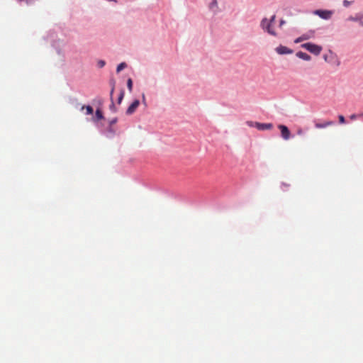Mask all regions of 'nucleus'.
<instances>
[{
  "instance_id": "f8f14e48",
  "label": "nucleus",
  "mask_w": 363,
  "mask_h": 363,
  "mask_svg": "<svg viewBox=\"0 0 363 363\" xmlns=\"http://www.w3.org/2000/svg\"><path fill=\"white\" fill-rule=\"evenodd\" d=\"M85 109L86 110V115H91L94 112V109L91 106H82V110H84Z\"/></svg>"
},
{
  "instance_id": "cd10ccee",
  "label": "nucleus",
  "mask_w": 363,
  "mask_h": 363,
  "mask_svg": "<svg viewBox=\"0 0 363 363\" xmlns=\"http://www.w3.org/2000/svg\"><path fill=\"white\" fill-rule=\"evenodd\" d=\"M113 91H114V87H113L112 89L111 90V99H112V95H113Z\"/></svg>"
},
{
  "instance_id": "c756f323",
  "label": "nucleus",
  "mask_w": 363,
  "mask_h": 363,
  "mask_svg": "<svg viewBox=\"0 0 363 363\" xmlns=\"http://www.w3.org/2000/svg\"><path fill=\"white\" fill-rule=\"evenodd\" d=\"M315 14L318 15V10L314 11L313 12Z\"/></svg>"
},
{
  "instance_id": "423d86ee",
  "label": "nucleus",
  "mask_w": 363,
  "mask_h": 363,
  "mask_svg": "<svg viewBox=\"0 0 363 363\" xmlns=\"http://www.w3.org/2000/svg\"><path fill=\"white\" fill-rule=\"evenodd\" d=\"M275 50L279 55H286L293 53L292 50L284 45L278 46L277 48H276Z\"/></svg>"
},
{
  "instance_id": "2eb2a0df",
  "label": "nucleus",
  "mask_w": 363,
  "mask_h": 363,
  "mask_svg": "<svg viewBox=\"0 0 363 363\" xmlns=\"http://www.w3.org/2000/svg\"><path fill=\"white\" fill-rule=\"evenodd\" d=\"M211 2L209 4V9H213L215 8H217L218 6V2H217V0H211Z\"/></svg>"
},
{
  "instance_id": "9d476101",
  "label": "nucleus",
  "mask_w": 363,
  "mask_h": 363,
  "mask_svg": "<svg viewBox=\"0 0 363 363\" xmlns=\"http://www.w3.org/2000/svg\"><path fill=\"white\" fill-rule=\"evenodd\" d=\"M279 128L281 130L282 136H289L290 132L286 125H279Z\"/></svg>"
},
{
  "instance_id": "b1692460",
  "label": "nucleus",
  "mask_w": 363,
  "mask_h": 363,
  "mask_svg": "<svg viewBox=\"0 0 363 363\" xmlns=\"http://www.w3.org/2000/svg\"><path fill=\"white\" fill-rule=\"evenodd\" d=\"M116 121H117V119H116V118H114V119L111 120V121H110V125H111V126L112 125L115 124V123H116Z\"/></svg>"
},
{
  "instance_id": "a878e982",
  "label": "nucleus",
  "mask_w": 363,
  "mask_h": 363,
  "mask_svg": "<svg viewBox=\"0 0 363 363\" xmlns=\"http://www.w3.org/2000/svg\"><path fill=\"white\" fill-rule=\"evenodd\" d=\"M284 23H285V21L284 20H281L280 23H279V26L281 27Z\"/></svg>"
},
{
  "instance_id": "ddd939ff",
  "label": "nucleus",
  "mask_w": 363,
  "mask_h": 363,
  "mask_svg": "<svg viewBox=\"0 0 363 363\" xmlns=\"http://www.w3.org/2000/svg\"><path fill=\"white\" fill-rule=\"evenodd\" d=\"M350 118L351 120H354V119L359 118L363 121V112L361 113H353V114L350 115Z\"/></svg>"
},
{
  "instance_id": "f3484780",
  "label": "nucleus",
  "mask_w": 363,
  "mask_h": 363,
  "mask_svg": "<svg viewBox=\"0 0 363 363\" xmlns=\"http://www.w3.org/2000/svg\"><path fill=\"white\" fill-rule=\"evenodd\" d=\"M96 119L98 121L101 120V119H102L104 118L103 113H102L101 110H99V109L96 110Z\"/></svg>"
},
{
  "instance_id": "412c9836",
  "label": "nucleus",
  "mask_w": 363,
  "mask_h": 363,
  "mask_svg": "<svg viewBox=\"0 0 363 363\" xmlns=\"http://www.w3.org/2000/svg\"><path fill=\"white\" fill-rule=\"evenodd\" d=\"M105 64H106L105 61H104V60H99L97 63L98 67L100 68H102L105 65Z\"/></svg>"
},
{
  "instance_id": "6ab92c4d",
  "label": "nucleus",
  "mask_w": 363,
  "mask_h": 363,
  "mask_svg": "<svg viewBox=\"0 0 363 363\" xmlns=\"http://www.w3.org/2000/svg\"><path fill=\"white\" fill-rule=\"evenodd\" d=\"M123 97H124V91H123V90H122V91H121V93H120V94H119V96H118V104H120L121 103V101H122V100H123Z\"/></svg>"
},
{
  "instance_id": "c85d7f7f",
  "label": "nucleus",
  "mask_w": 363,
  "mask_h": 363,
  "mask_svg": "<svg viewBox=\"0 0 363 363\" xmlns=\"http://www.w3.org/2000/svg\"><path fill=\"white\" fill-rule=\"evenodd\" d=\"M322 49V46L319 45V54L320 53Z\"/></svg>"
},
{
  "instance_id": "5701e85b",
  "label": "nucleus",
  "mask_w": 363,
  "mask_h": 363,
  "mask_svg": "<svg viewBox=\"0 0 363 363\" xmlns=\"http://www.w3.org/2000/svg\"><path fill=\"white\" fill-rule=\"evenodd\" d=\"M301 41H303V38H302L301 37H299V38H296V39L294 40V43H300V42H301Z\"/></svg>"
},
{
  "instance_id": "a211bd4d",
  "label": "nucleus",
  "mask_w": 363,
  "mask_h": 363,
  "mask_svg": "<svg viewBox=\"0 0 363 363\" xmlns=\"http://www.w3.org/2000/svg\"><path fill=\"white\" fill-rule=\"evenodd\" d=\"M127 86H128V89L130 91H132V89H133V81L132 79L130 78L128 79L127 81Z\"/></svg>"
},
{
  "instance_id": "bb28decb",
  "label": "nucleus",
  "mask_w": 363,
  "mask_h": 363,
  "mask_svg": "<svg viewBox=\"0 0 363 363\" xmlns=\"http://www.w3.org/2000/svg\"><path fill=\"white\" fill-rule=\"evenodd\" d=\"M114 106H114V104H113V101H111V104L110 107H111V108L114 109Z\"/></svg>"
},
{
  "instance_id": "dca6fc26",
  "label": "nucleus",
  "mask_w": 363,
  "mask_h": 363,
  "mask_svg": "<svg viewBox=\"0 0 363 363\" xmlns=\"http://www.w3.org/2000/svg\"><path fill=\"white\" fill-rule=\"evenodd\" d=\"M338 123L339 124H345L346 123V119L343 115H338Z\"/></svg>"
},
{
  "instance_id": "f03ea898",
  "label": "nucleus",
  "mask_w": 363,
  "mask_h": 363,
  "mask_svg": "<svg viewBox=\"0 0 363 363\" xmlns=\"http://www.w3.org/2000/svg\"><path fill=\"white\" fill-rule=\"evenodd\" d=\"M260 27L269 34L276 36L277 33L274 29V24L271 23L267 18H264L260 23Z\"/></svg>"
},
{
  "instance_id": "f257e3e1",
  "label": "nucleus",
  "mask_w": 363,
  "mask_h": 363,
  "mask_svg": "<svg viewBox=\"0 0 363 363\" xmlns=\"http://www.w3.org/2000/svg\"><path fill=\"white\" fill-rule=\"evenodd\" d=\"M323 58L326 62L333 66L337 67L340 64L337 55L330 50H328V53H325L323 55Z\"/></svg>"
},
{
  "instance_id": "0eeeda50",
  "label": "nucleus",
  "mask_w": 363,
  "mask_h": 363,
  "mask_svg": "<svg viewBox=\"0 0 363 363\" xmlns=\"http://www.w3.org/2000/svg\"><path fill=\"white\" fill-rule=\"evenodd\" d=\"M301 47L310 51L312 53H318V46L316 45L307 43L301 45Z\"/></svg>"
},
{
  "instance_id": "4468645a",
  "label": "nucleus",
  "mask_w": 363,
  "mask_h": 363,
  "mask_svg": "<svg viewBox=\"0 0 363 363\" xmlns=\"http://www.w3.org/2000/svg\"><path fill=\"white\" fill-rule=\"evenodd\" d=\"M127 66L126 63L125 62H121V64H119L118 66H117V68H116V72H120L122 69H123L124 68H125Z\"/></svg>"
},
{
  "instance_id": "4be33fe9",
  "label": "nucleus",
  "mask_w": 363,
  "mask_h": 363,
  "mask_svg": "<svg viewBox=\"0 0 363 363\" xmlns=\"http://www.w3.org/2000/svg\"><path fill=\"white\" fill-rule=\"evenodd\" d=\"M275 18H276V16L273 15L271 17V18L269 20V21H270V23H272V24H274Z\"/></svg>"
},
{
  "instance_id": "9b49d317",
  "label": "nucleus",
  "mask_w": 363,
  "mask_h": 363,
  "mask_svg": "<svg viewBox=\"0 0 363 363\" xmlns=\"http://www.w3.org/2000/svg\"><path fill=\"white\" fill-rule=\"evenodd\" d=\"M296 56L298 58H301V59L304 60H309L311 59L310 55H308V54H306L305 52H303L301 51H299V52H296Z\"/></svg>"
},
{
  "instance_id": "1a4fd4ad",
  "label": "nucleus",
  "mask_w": 363,
  "mask_h": 363,
  "mask_svg": "<svg viewBox=\"0 0 363 363\" xmlns=\"http://www.w3.org/2000/svg\"><path fill=\"white\" fill-rule=\"evenodd\" d=\"M337 122L335 121H319V128H325L328 125H336Z\"/></svg>"
},
{
  "instance_id": "393cba45",
  "label": "nucleus",
  "mask_w": 363,
  "mask_h": 363,
  "mask_svg": "<svg viewBox=\"0 0 363 363\" xmlns=\"http://www.w3.org/2000/svg\"><path fill=\"white\" fill-rule=\"evenodd\" d=\"M301 37L303 38V40H306L308 39V38H309V36L308 35H303Z\"/></svg>"
},
{
  "instance_id": "20e7f679",
  "label": "nucleus",
  "mask_w": 363,
  "mask_h": 363,
  "mask_svg": "<svg viewBox=\"0 0 363 363\" xmlns=\"http://www.w3.org/2000/svg\"><path fill=\"white\" fill-rule=\"evenodd\" d=\"M334 13V10L319 9V18L327 21L331 18Z\"/></svg>"
},
{
  "instance_id": "39448f33",
  "label": "nucleus",
  "mask_w": 363,
  "mask_h": 363,
  "mask_svg": "<svg viewBox=\"0 0 363 363\" xmlns=\"http://www.w3.org/2000/svg\"><path fill=\"white\" fill-rule=\"evenodd\" d=\"M347 21H353V22H358L359 26L363 27V13L359 12L355 14L354 16H350Z\"/></svg>"
},
{
  "instance_id": "6e6552de",
  "label": "nucleus",
  "mask_w": 363,
  "mask_h": 363,
  "mask_svg": "<svg viewBox=\"0 0 363 363\" xmlns=\"http://www.w3.org/2000/svg\"><path fill=\"white\" fill-rule=\"evenodd\" d=\"M139 104H140L139 100H138V99L135 100L127 108L126 113L128 115L133 113L135 111V110L138 108Z\"/></svg>"
},
{
  "instance_id": "7ed1b4c3",
  "label": "nucleus",
  "mask_w": 363,
  "mask_h": 363,
  "mask_svg": "<svg viewBox=\"0 0 363 363\" xmlns=\"http://www.w3.org/2000/svg\"><path fill=\"white\" fill-rule=\"evenodd\" d=\"M250 126L255 127L259 130H264L267 129H271L272 128V123H261L258 122H247Z\"/></svg>"
},
{
  "instance_id": "aec40b11",
  "label": "nucleus",
  "mask_w": 363,
  "mask_h": 363,
  "mask_svg": "<svg viewBox=\"0 0 363 363\" xmlns=\"http://www.w3.org/2000/svg\"><path fill=\"white\" fill-rule=\"evenodd\" d=\"M352 1H348V0H343L342 1V5L345 7H348L352 4Z\"/></svg>"
}]
</instances>
